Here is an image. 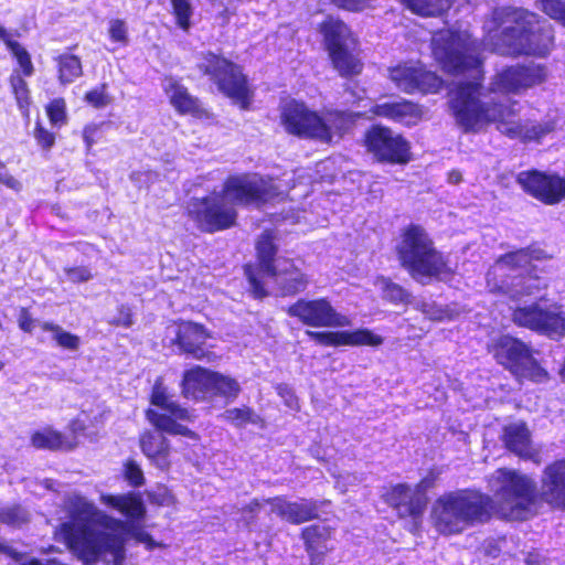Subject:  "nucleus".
Listing matches in <instances>:
<instances>
[{"label": "nucleus", "instance_id": "obj_1", "mask_svg": "<svg viewBox=\"0 0 565 565\" xmlns=\"http://www.w3.org/2000/svg\"><path fill=\"white\" fill-rule=\"evenodd\" d=\"M431 47L436 61L446 72H468L471 78L458 81L450 92V108L463 131H479L495 124L503 135L523 140H539L552 131L550 124L518 120V102L504 99L497 103L483 94L481 61L477 55L476 43L467 31H439L431 39Z\"/></svg>", "mask_w": 565, "mask_h": 565}, {"label": "nucleus", "instance_id": "obj_2", "mask_svg": "<svg viewBox=\"0 0 565 565\" xmlns=\"http://www.w3.org/2000/svg\"><path fill=\"white\" fill-rule=\"evenodd\" d=\"M495 500L471 490H458L440 495L433 504L431 520L445 535L457 534L476 522L490 518L492 510L508 520H525L533 514L536 483L516 470L500 468L489 478Z\"/></svg>", "mask_w": 565, "mask_h": 565}, {"label": "nucleus", "instance_id": "obj_3", "mask_svg": "<svg viewBox=\"0 0 565 565\" xmlns=\"http://www.w3.org/2000/svg\"><path fill=\"white\" fill-rule=\"evenodd\" d=\"M67 520L58 535L71 551L86 563L98 559L119 565L124 559V536L127 524L100 511L85 497L73 493L64 501Z\"/></svg>", "mask_w": 565, "mask_h": 565}, {"label": "nucleus", "instance_id": "obj_4", "mask_svg": "<svg viewBox=\"0 0 565 565\" xmlns=\"http://www.w3.org/2000/svg\"><path fill=\"white\" fill-rule=\"evenodd\" d=\"M484 50L503 56H546L553 33L546 21L522 8H495L484 20Z\"/></svg>", "mask_w": 565, "mask_h": 565}, {"label": "nucleus", "instance_id": "obj_5", "mask_svg": "<svg viewBox=\"0 0 565 565\" xmlns=\"http://www.w3.org/2000/svg\"><path fill=\"white\" fill-rule=\"evenodd\" d=\"M279 194L271 180L257 174L233 175L220 192L188 204L189 217L204 232L214 233L232 227L237 218L236 204L265 203Z\"/></svg>", "mask_w": 565, "mask_h": 565}, {"label": "nucleus", "instance_id": "obj_6", "mask_svg": "<svg viewBox=\"0 0 565 565\" xmlns=\"http://www.w3.org/2000/svg\"><path fill=\"white\" fill-rule=\"evenodd\" d=\"M358 116L340 110L318 113L305 103L289 100L281 107L280 122L290 135L329 143L342 137Z\"/></svg>", "mask_w": 565, "mask_h": 565}, {"label": "nucleus", "instance_id": "obj_7", "mask_svg": "<svg viewBox=\"0 0 565 565\" xmlns=\"http://www.w3.org/2000/svg\"><path fill=\"white\" fill-rule=\"evenodd\" d=\"M540 250L519 249L501 256L487 274L488 289L513 299L534 295L542 288V281L525 273L533 259H540Z\"/></svg>", "mask_w": 565, "mask_h": 565}, {"label": "nucleus", "instance_id": "obj_8", "mask_svg": "<svg viewBox=\"0 0 565 565\" xmlns=\"http://www.w3.org/2000/svg\"><path fill=\"white\" fill-rule=\"evenodd\" d=\"M397 255L403 267L422 282L433 277L445 279L451 273L448 262L434 247L425 230L417 225L404 231L397 245Z\"/></svg>", "mask_w": 565, "mask_h": 565}, {"label": "nucleus", "instance_id": "obj_9", "mask_svg": "<svg viewBox=\"0 0 565 565\" xmlns=\"http://www.w3.org/2000/svg\"><path fill=\"white\" fill-rule=\"evenodd\" d=\"M321 32L333 67L341 76L361 73L359 43L350 28L339 19L329 17L321 24Z\"/></svg>", "mask_w": 565, "mask_h": 565}, {"label": "nucleus", "instance_id": "obj_10", "mask_svg": "<svg viewBox=\"0 0 565 565\" xmlns=\"http://www.w3.org/2000/svg\"><path fill=\"white\" fill-rule=\"evenodd\" d=\"M200 68L212 77L224 95L242 108H247L252 99V90L237 65L209 53L200 64Z\"/></svg>", "mask_w": 565, "mask_h": 565}, {"label": "nucleus", "instance_id": "obj_11", "mask_svg": "<svg viewBox=\"0 0 565 565\" xmlns=\"http://www.w3.org/2000/svg\"><path fill=\"white\" fill-rule=\"evenodd\" d=\"M151 404L159 407L163 413L148 409L147 419L158 429L171 435H182L195 438V434L178 420L191 422L194 415L189 409L181 407L167 393L161 380H158L152 388Z\"/></svg>", "mask_w": 565, "mask_h": 565}, {"label": "nucleus", "instance_id": "obj_12", "mask_svg": "<svg viewBox=\"0 0 565 565\" xmlns=\"http://www.w3.org/2000/svg\"><path fill=\"white\" fill-rule=\"evenodd\" d=\"M435 480V475L429 473L414 486L395 484L385 492L384 501L397 512L399 518H411L414 521V527L417 529L428 501L426 492L434 487Z\"/></svg>", "mask_w": 565, "mask_h": 565}, {"label": "nucleus", "instance_id": "obj_13", "mask_svg": "<svg viewBox=\"0 0 565 565\" xmlns=\"http://www.w3.org/2000/svg\"><path fill=\"white\" fill-rule=\"evenodd\" d=\"M512 319L518 326L541 332L551 339L565 337V312L557 305L535 302L519 307L514 309Z\"/></svg>", "mask_w": 565, "mask_h": 565}, {"label": "nucleus", "instance_id": "obj_14", "mask_svg": "<svg viewBox=\"0 0 565 565\" xmlns=\"http://www.w3.org/2000/svg\"><path fill=\"white\" fill-rule=\"evenodd\" d=\"M287 313L311 328H342L351 326V320L338 312L327 298L299 299L289 306Z\"/></svg>", "mask_w": 565, "mask_h": 565}, {"label": "nucleus", "instance_id": "obj_15", "mask_svg": "<svg viewBox=\"0 0 565 565\" xmlns=\"http://www.w3.org/2000/svg\"><path fill=\"white\" fill-rule=\"evenodd\" d=\"M365 145L379 161L406 163L411 160L409 142L399 134L383 126H373L365 134Z\"/></svg>", "mask_w": 565, "mask_h": 565}, {"label": "nucleus", "instance_id": "obj_16", "mask_svg": "<svg viewBox=\"0 0 565 565\" xmlns=\"http://www.w3.org/2000/svg\"><path fill=\"white\" fill-rule=\"evenodd\" d=\"M547 71L544 65L530 63L512 65L498 72L491 82V90L499 93H519L544 83Z\"/></svg>", "mask_w": 565, "mask_h": 565}, {"label": "nucleus", "instance_id": "obj_17", "mask_svg": "<svg viewBox=\"0 0 565 565\" xmlns=\"http://www.w3.org/2000/svg\"><path fill=\"white\" fill-rule=\"evenodd\" d=\"M522 189L547 205H554L565 199V178L537 170L523 171L518 174Z\"/></svg>", "mask_w": 565, "mask_h": 565}, {"label": "nucleus", "instance_id": "obj_18", "mask_svg": "<svg viewBox=\"0 0 565 565\" xmlns=\"http://www.w3.org/2000/svg\"><path fill=\"white\" fill-rule=\"evenodd\" d=\"M265 504H268L270 507V512L276 513L282 520L294 524H300L318 518L320 508L329 504V501L302 499L298 502H290L282 497H277L273 499H265L263 501L253 500L247 508L250 512H255Z\"/></svg>", "mask_w": 565, "mask_h": 565}, {"label": "nucleus", "instance_id": "obj_19", "mask_svg": "<svg viewBox=\"0 0 565 565\" xmlns=\"http://www.w3.org/2000/svg\"><path fill=\"white\" fill-rule=\"evenodd\" d=\"M390 78L398 89L408 94L415 92L436 93L443 84L435 73L428 72L413 63L392 67L390 70Z\"/></svg>", "mask_w": 565, "mask_h": 565}, {"label": "nucleus", "instance_id": "obj_20", "mask_svg": "<svg viewBox=\"0 0 565 565\" xmlns=\"http://www.w3.org/2000/svg\"><path fill=\"white\" fill-rule=\"evenodd\" d=\"M258 266L254 268L252 265L245 266V275L248 279L253 295L256 298H263L267 295L264 289L262 278L267 276L276 267L277 259L274 256L277 248L274 244V235L271 232H264L256 244Z\"/></svg>", "mask_w": 565, "mask_h": 565}, {"label": "nucleus", "instance_id": "obj_21", "mask_svg": "<svg viewBox=\"0 0 565 565\" xmlns=\"http://www.w3.org/2000/svg\"><path fill=\"white\" fill-rule=\"evenodd\" d=\"M172 331L175 335L174 342L181 352L196 360L207 359L210 361L212 356H215L214 353L204 348L210 334L203 326L190 321H182L173 326Z\"/></svg>", "mask_w": 565, "mask_h": 565}, {"label": "nucleus", "instance_id": "obj_22", "mask_svg": "<svg viewBox=\"0 0 565 565\" xmlns=\"http://www.w3.org/2000/svg\"><path fill=\"white\" fill-rule=\"evenodd\" d=\"M306 334L316 343L327 347L340 345H371L379 347L383 343V338L373 333L367 329H360L355 331H338V332H320V331H306Z\"/></svg>", "mask_w": 565, "mask_h": 565}, {"label": "nucleus", "instance_id": "obj_23", "mask_svg": "<svg viewBox=\"0 0 565 565\" xmlns=\"http://www.w3.org/2000/svg\"><path fill=\"white\" fill-rule=\"evenodd\" d=\"M502 441L516 456L540 463V451L531 440V433L523 422L511 423L503 428Z\"/></svg>", "mask_w": 565, "mask_h": 565}, {"label": "nucleus", "instance_id": "obj_24", "mask_svg": "<svg viewBox=\"0 0 565 565\" xmlns=\"http://www.w3.org/2000/svg\"><path fill=\"white\" fill-rule=\"evenodd\" d=\"M266 277L275 279L281 295H295L306 289L308 279L292 260L277 258L276 267Z\"/></svg>", "mask_w": 565, "mask_h": 565}, {"label": "nucleus", "instance_id": "obj_25", "mask_svg": "<svg viewBox=\"0 0 565 565\" xmlns=\"http://www.w3.org/2000/svg\"><path fill=\"white\" fill-rule=\"evenodd\" d=\"M542 489L546 502L565 509V459L556 460L544 469Z\"/></svg>", "mask_w": 565, "mask_h": 565}, {"label": "nucleus", "instance_id": "obj_26", "mask_svg": "<svg viewBox=\"0 0 565 565\" xmlns=\"http://www.w3.org/2000/svg\"><path fill=\"white\" fill-rule=\"evenodd\" d=\"M162 431L147 430L140 435L139 445L143 455L150 462L161 470L170 468V444Z\"/></svg>", "mask_w": 565, "mask_h": 565}, {"label": "nucleus", "instance_id": "obj_27", "mask_svg": "<svg viewBox=\"0 0 565 565\" xmlns=\"http://www.w3.org/2000/svg\"><path fill=\"white\" fill-rule=\"evenodd\" d=\"M371 111L374 116L384 117L405 126L418 124L423 116L422 109L407 100L376 104Z\"/></svg>", "mask_w": 565, "mask_h": 565}, {"label": "nucleus", "instance_id": "obj_28", "mask_svg": "<svg viewBox=\"0 0 565 565\" xmlns=\"http://www.w3.org/2000/svg\"><path fill=\"white\" fill-rule=\"evenodd\" d=\"M493 354L499 363L509 367L513 373L526 360L532 351L522 341L509 335H502L493 345Z\"/></svg>", "mask_w": 565, "mask_h": 565}, {"label": "nucleus", "instance_id": "obj_29", "mask_svg": "<svg viewBox=\"0 0 565 565\" xmlns=\"http://www.w3.org/2000/svg\"><path fill=\"white\" fill-rule=\"evenodd\" d=\"M213 372L201 366L184 372L181 382L182 395L185 398L203 401L213 392Z\"/></svg>", "mask_w": 565, "mask_h": 565}, {"label": "nucleus", "instance_id": "obj_30", "mask_svg": "<svg viewBox=\"0 0 565 565\" xmlns=\"http://www.w3.org/2000/svg\"><path fill=\"white\" fill-rule=\"evenodd\" d=\"M331 536L332 530L320 524L308 526L302 531L311 565L321 564L327 553L333 550L330 544Z\"/></svg>", "mask_w": 565, "mask_h": 565}, {"label": "nucleus", "instance_id": "obj_31", "mask_svg": "<svg viewBox=\"0 0 565 565\" xmlns=\"http://www.w3.org/2000/svg\"><path fill=\"white\" fill-rule=\"evenodd\" d=\"M162 87L170 104L179 114H195L200 110L199 100L178 79L167 77Z\"/></svg>", "mask_w": 565, "mask_h": 565}, {"label": "nucleus", "instance_id": "obj_32", "mask_svg": "<svg viewBox=\"0 0 565 565\" xmlns=\"http://www.w3.org/2000/svg\"><path fill=\"white\" fill-rule=\"evenodd\" d=\"M100 502L107 507H110L119 511L122 515L131 519H139L145 513V507L142 501L132 494H103Z\"/></svg>", "mask_w": 565, "mask_h": 565}, {"label": "nucleus", "instance_id": "obj_33", "mask_svg": "<svg viewBox=\"0 0 565 565\" xmlns=\"http://www.w3.org/2000/svg\"><path fill=\"white\" fill-rule=\"evenodd\" d=\"M56 63L58 81L61 84H71L83 74L82 62L76 55H60L56 58Z\"/></svg>", "mask_w": 565, "mask_h": 565}, {"label": "nucleus", "instance_id": "obj_34", "mask_svg": "<svg viewBox=\"0 0 565 565\" xmlns=\"http://www.w3.org/2000/svg\"><path fill=\"white\" fill-rule=\"evenodd\" d=\"M32 445L36 448L71 449L74 444L66 440L62 434L50 428L35 431L31 437Z\"/></svg>", "mask_w": 565, "mask_h": 565}, {"label": "nucleus", "instance_id": "obj_35", "mask_svg": "<svg viewBox=\"0 0 565 565\" xmlns=\"http://www.w3.org/2000/svg\"><path fill=\"white\" fill-rule=\"evenodd\" d=\"M40 328L44 332H49L51 334L52 340H54L56 344L63 349L77 350L81 344V340L77 335L65 331L58 324L43 321L40 323Z\"/></svg>", "mask_w": 565, "mask_h": 565}, {"label": "nucleus", "instance_id": "obj_36", "mask_svg": "<svg viewBox=\"0 0 565 565\" xmlns=\"http://www.w3.org/2000/svg\"><path fill=\"white\" fill-rule=\"evenodd\" d=\"M413 12L436 15L449 8L451 0H401Z\"/></svg>", "mask_w": 565, "mask_h": 565}, {"label": "nucleus", "instance_id": "obj_37", "mask_svg": "<svg viewBox=\"0 0 565 565\" xmlns=\"http://www.w3.org/2000/svg\"><path fill=\"white\" fill-rule=\"evenodd\" d=\"M213 392L227 398H235L241 392L238 382L230 376L213 372Z\"/></svg>", "mask_w": 565, "mask_h": 565}, {"label": "nucleus", "instance_id": "obj_38", "mask_svg": "<svg viewBox=\"0 0 565 565\" xmlns=\"http://www.w3.org/2000/svg\"><path fill=\"white\" fill-rule=\"evenodd\" d=\"M12 92L15 96L17 104L24 117H29L30 92L26 82L18 74L10 77Z\"/></svg>", "mask_w": 565, "mask_h": 565}, {"label": "nucleus", "instance_id": "obj_39", "mask_svg": "<svg viewBox=\"0 0 565 565\" xmlns=\"http://www.w3.org/2000/svg\"><path fill=\"white\" fill-rule=\"evenodd\" d=\"M514 374L519 377H525L536 383H542L547 380V372L541 367L533 354H531L520 367L515 369Z\"/></svg>", "mask_w": 565, "mask_h": 565}, {"label": "nucleus", "instance_id": "obj_40", "mask_svg": "<svg viewBox=\"0 0 565 565\" xmlns=\"http://www.w3.org/2000/svg\"><path fill=\"white\" fill-rule=\"evenodd\" d=\"M30 521L29 512L21 505H10L0 509V523L11 527H20Z\"/></svg>", "mask_w": 565, "mask_h": 565}, {"label": "nucleus", "instance_id": "obj_41", "mask_svg": "<svg viewBox=\"0 0 565 565\" xmlns=\"http://www.w3.org/2000/svg\"><path fill=\"white\" fill-rule=\"evenodd\" d=\"M375 286L382 291L383 298L386 300L401 303L407 301L408 294L399 285L392 282L390 279L379 277Z\"/></svg>", "mask_w": 565, "mask_h": 565}, {"label": "nucleus", "instance_id": "obj_42", "mask_svg": "<svg viewBox=\"0 0 565 565\" xmlns=\"http://www.w3.org/2000/svg\"><path fill=\"white\" fill-rule=\"evenodd\" d=\"M173 14L177 24L184 31L190 29V18L192 15V7L188 0H171Z\"/></svg>", "mask_w": 565, "mask_h": 565}, {"label": "nucleus", "instance_id": "obj_43", "mask_svg": "<svg viewBox=\"0 0 565 565\" xmlns=\"http://www.w3.org/2000/svg\"><path fill=\"white\" fill-rule=\"evenodd\" d=\"M423 313L430 320L444 321L452 320L458 316V311L446 306H437L436 303H423Z\"/></svg>", "mask_w": 565, "mask_h": 565}, {"label": "nucleus", "instance_id": "obj_44", "mask_svg": "<svg viewBox=\"0 0 565 565\" xmlns=\"http://www.w3.org/2000/svg\"><path fill=\"white\" fill-rule=\"evenodd\" d=\"M539 8L565 25V0H536Z\"/></svg>", "mask_w": 565, "mask_h": 565}, {"label": "nucleus", "instance_id": "obj_45", "mask_svg": "<svg viewBox=\"0 0 565 565\" xmlns=\"http://www.w3.org/2000/svg\"><path fill=\"white\" fill-rule=\"evenodd\" d=\"M46 114L54 127H62L67 121L66 105L64 99L56 98L46 106Z\"/></svg>", "mask_w": 565, "mask_h": 565}, {"label": "nucleus", "instance_id": "obj_46", "mask_svg": "<svg viewBox=\"0 0 565 565\" xmlns=\"http://www.w3.org/2000/svg\"><path fill=\"white\" fill-rule=\"evenodd\" d=\"M9 51L17 58V62L25 76H31L34 67L29 52L19 43H10Z\"/></svg>", "mask_w": 565, "mask_h": 565}, {"label": "nucleus", "instance_id": "obj_47", "mask_svg": "<svg viewBox=\"0 0 565 565\" xmlns=\"http://www.w3.org/2000/svg\"><path fill=\"white\" fill-rule=\"evenodd\" d=\"M224 417L235 426H243L247 423H256V415L248 407L227 409L224 414Z\"/></svg>", "mask_w": 565, "mask_h": 565}, {"label": "nucleus", "instance_id": "obj_48", "mask_svg": "<svg viewBox=\"0 0 565 565\" xmlns=\"http://www.w3.org/2000/svg\"><path fill=\"white\" fill-rule=\"evenodd\" d=\"M108 34L113 42L126 46L129 42L128 29L122 20L114 19L109 21Z\"/></svg>", "mask_w": 565, "mask_h": 565}, {"label": "nucleus", "instance_id": "obj_49", "mask_svg": "<svg viewBox=\"0 0 565 565\" xmlns=\"http://www.w3.org/2000/svg\"><path fill=\"white\" fill-rule=\"evenodd\" d=\"M65 277L74 284L86 282L93 278L92 269L87 266H73L64 268Z\"/></svg>", "mask_w": 565, "mask_h": 565}, {"label": "nucleus", "instance_id": "obj_50", "mask_svg": "<svg viewBox=\"0 0 565 565\" xmlns=\"http://www.w3.org/2000/svg\"><path fill=\"white\" fill-rule=\"evenodd\" d=\"M125 476L129 483L134 487H139L143 483V472L138 463L128 461L125 467Z\"/></svg>", "mask_w": 565, "mask_h": 565}, {"label": "nucleus", "instance_id": "obj_51", "mask_svg": "<svg viewBox=\"0 0 565 565\" xmlns=\"http://www.w3.org/2000/svg\"><path fill=\"white\" fill-rule=\"evenodd\" d=\"M34 138L36 139L38 143L44 149H50L55 142L54 134L46 130L40 122L36 124L34 130Z\"/></svg>", "mask_w": 565, "mask_h": 565}, {"label": "nucleus", "instance_id": "obj_52", "mask_svg": "<svg viewBox=\"0 0 565 565\" xmlns=\"http://www.w3.org/2000/svg\"><path fill=\"white\" fill-rule=\"evenodd\" d=\"M110 323L125 328L131 327L134 323L131 309L125 305L119 306L117 316L110 321Z\"/></svg>", "mask_w": 565, "mask_h": 565}, {"label": "nucleus", "instance_id": "obj_53", "mask_svg": "<svg viewBox=\"0 0 565 565\" xmlns=\"http://www.w3.org/2000/svg\"><path fill=\"white\" fill-rule=\"evenodd\" d=\"M85 98L89 104H92L95 107H103L109 103L104 87L88 92Z\"/></svg>", "mask_w": 565, "mask_h": 565}, {"label": "nucleus", "instance_id": "obj_54", "mask_svg": "<svg viewBox=\"0 0 565 565\" xmlns=\"http://www.w3.org/2000/svg\"><path fill=\"white\" fill-rule=\"evenodd\" d=\"M0 183L14 191L21 190V183L6 170V166L0 161Z\"/></svg>", "mask_w": 565, "mask_h": 565}, {"label": "nucleus", "instance_id": "obj_55", "mask_svg": "<svg viewBox=\"0 0 565 565\" xmlns=\"http://www.w3.org/2000/svg\"><path fill=\"white\" fill-rule=\"evenodd\" d=\"M18 322L19 327L25 332H32L34 327L36 324L40 327L41 323L34 320L25 308L21 309Z\"/></svg>", "mask_w": 565, "mask_h": 565}, {"label": "nucleus", "instance_id": "obj_56", "mask_svg": "<svg viewBox=\"0 0 565 565\" xmlns=\"http://www.w3.org/2000/svg\"><path fill=\"white\" fill-rule=\"evenodd\" d=\"M278 395L284 398L286 405L290 408H296L298 406L297 397L288 385L280 384L277 386Z\"/></svg>", "mask_w": 565, "mask_h": 565}, {"label": "nucleus", "instance_id": "obj_57", "mask_svg": "<svg viewBox=\"0 0 565 565\" xmlns=\"http://www.w3.org/2000/svg\"><path fill=\"white\" fill-rule=\"evenodd\" d=\"M98 131H99V127L94 124L87 125L83 129V139H84L87 150H90V148L95 145Z\"/></svg>", "mask_w": 565, "mask_h": 565}, {"label": "nucleus", "instance_id": "obj_58", "mask_svg": "<svg viewBox=\"0 0 565 565\" xmlns=\"http://www.w3.org/2000/svg\"><path fill=\"white\" fill-rule=\"evenodd\" d=\"M358 481H359V479H358L356 476H353V475H350V473H345V475H340L337 478L335 486L342 492H345L348 490V484H352V483L358 482Z\"/></svg>", "mask_w": 565, "mask_h": 565}, {"label": "nucleus", "instance_id": "obj_59", "mask_svg": "<svg viewBox=\"0 0 565 565\" xmlns=\"http://www.w3.org/2000/svg\"><path fill=\"white\" fill-rule=\"evenodd\" d=\"M152 500L160 505H170L173 502V497L167 489H162L160 493L152 495Z\"/></svg>", "mask_w": 565, "mask_h": 565}, {"label": "nucleus", "instance_id": "obj_60", "mask_svg": "<svg viewBox=\"0 0 565 565\" xmlns=\"http://www.w3.org/2000/svg\"><path fill=\"white\" fill-rule=\"evenodd\" d=\"M0 40H2L4 42V44L7 45L8 49L10 47V43L17 42V41L12 40L11 34L2 25H0Z\"/></svg>", "mask_w": 565, "mask_h": 565}, {"label": "nucleus", "instance_id": "obj_61", "mask_svg": "<svg viewBox=\"0 0 565 565\" xmlns=\"http://www.w3.org/2000/svg\"><path fill=\"white\" fill-rule=\"evenodd\" d=\"M462 180V175L459 171L452 170L448 173V181L451 184H458Z\"/></svg>", "mask_w": 565, "mask_h": 565}, {"label": "nucleus", "instance_id": "obj_62", "mask_svg": "<svg viewBox=\"0 0 565 565\" xmlns=\"http://www.w3.org/2000/svg\"><path fill=\"white\" fill-rule=\"evenodd\" d=\"M44 486L47 489H53V481L47 479L44 481Z\"/></svg>", "mask_w": 565, "mask_h": 565}, {"label": "nucleus", "instance_id": "obj_63", "mask_svg": "<svg viewBox=\"0 0 565 565\" xmlns=\"http://www.w3.org/2000/svg\"><path fill=\"white\" fill-rule=\"evenodd\" d=\"M146 539H147V540H149L148 534L142 535V539H141V540H146Z\"/></svg>", "mask_w": 565, "mask_h": 565}, {"label": "nucleus", "instance_id": "obj_64", "mask_svg": "<svg viewBox=\"0 0 565 565\" xmlns=\"http://www.w3.org/2000/svg\"><path fill=\"white\" fill-rule=\"evenodd\" d=\"M3 369V363L0 361V371Z\"/></svg>", "mask_w": 565, "mask_h": 565}]
</instances>
